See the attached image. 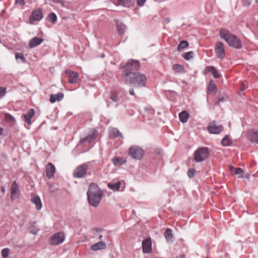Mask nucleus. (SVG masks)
<instances>
[{"label": "nucleus", "mask_w": 258, "mask_h": 258, "mask_svg": "<svg viewBox=\"0 0 258 258\" xmlns=\"http://www.w3.org/2000/svg\"><path fill=\"white\" fill-rule=\"evenodd\" d=\"M125 82V84L129 83L133 84L135 87H142L146 85L147 78L145 75L137 73L130 78L126 79Z\"/></svg>", "instance_id": "4"}, {"label": "nucleus", "mask_w": 258, "mask_h": 258, "mask_svg": "<svg viewBox=\"0 0 258 258\" xmlns=\"http://www.w3.org/2000/svg\"><path fill=\"white\" fill-rule=\"evenodd\" d=\"M109 98L113 102L116 103V107L117 106V105L120 103L122 100V97L119 95L118 92L115 91H112L111 92Z\"/></svg>", "instance_id": "15"}, {"label": "nucleus", "mask_w": 258, "mask_h": 258, "mask_svg": "<svg viewBox=\"0 0 258 258\" xmlns=\"http://www.w3.org/2000/svg\"><path fill=\"white\" fill-rule=\"evenodd\" d=\"M209 155V150L208 147L198 148L194 152V159L197 162H201L206 160Z\"/></svg>", "instance_id": "5"}, {"label": "nucleus", "mask_w": 258, "mask_h": 258, "mask_svg": "<svg viewBox=\"0 0 258 258\" xmlns=\"http://www.w3.org/2000/svg\"><path fill=\"white\" fill-rule=\"evenodd\" d=\"M48 18L49 19V20L53 23H55L57 20V16L56 14L54 13H50L48 15Z\"/></svg>", "instance_id": "39"}, {"label": "nucleus", "mask_w": 258, "mask_h": 258, "mask_svg": "<svg viewBox=\"0 0 258 258\" xmlns=\"http://www.w3.org/2000/svg\"><path fill=\"white\" fill-rule=\"evenodd\" d=\"M102 237H103V236H102V235H100L99 236V239H102Z\"/></svg>", "instance_id": "53"}, {"label": "nucleus", "mask_w": 258, "mask_h": 258, "mask_svg": "<svg viewBox=\"0 0 258 258\" xmlns=\"http://www.w3.org/2000/svg\"><path fill=\"white\" fill-rule=\"evenodd\" d=\"M116 26L119 34L120 35L123 34L126 29L125 26L119 21L116 22Z\"/></svg>", "instance_id": "31"}, {"label": "nucleus", "mask_w": 258, "mask_h": 258, "mask_svg": "<svg viewBox=\"0 0 258 258\" xmlns=\"http://www.w3.org/2000/svg\"><path fill=\"white\" fill-rule=\"evenodd\" d=\"M215 53L218 57L222 59L225 57V50L223 43L221 42H218L215 46Z\"/></svg>", "instance_id": "13"}, {"label": "nucleus", "mask_w": 258, "mask_h": 258, "mask_svg": "<svg viewBox=\"0 0 258 258\" xmlns=\"http://www.w3.org/2000/svg\"><path fill=\"white\" fill-rule=\"evenodd\" d=\"M20 195L19 186L15 180L12 182L11 186V198L12 200H15L19 198Z\"/></svg>", "instance_id": "10"}, {"label": "nucleus", "mask_w": 258, "mask_h": 258, "mask_svg": "<svg viewBox=\"0 0 258 258\" xmlns=\"http://www.w3.org/2000/svg\"><path fill=\"white\" fill-rule=\"evenodd\" d=\"M146 0H137V4L139 6H143Z\"/></svg>", "instance_id": "48"}, {"label": "nucleus", "mask_w": 258, "mask_h": 258, "mask_svg": "<svg viewBox=\"0 0 258 258\" xmlns=\"http://www.w3.org/2000/svg\"><path fill=\"white\" fill-rule=\"evenodd\" d=\"M196 171L192 168L189 169L187 171V175L189 178H192L195 176Z\"/></svg>", "instance_id": "41"}, {"label": "nucleus", "mask_w": 258, "mask_h": 258, "mask_svg": "<svg viewBox=\"0 0 258 258\" xmlns=\"http://www.w3.org/2000/svg\"><path fill=\"white\" fill-rule=\"evenodd\" d=\"M194 55V52L192 51H190L189 52L184 53L182 54V56L185 60H189L190 59L193 58Z\"/></svg>", "instance_id": "35"}, {"label": "nucleus", "mask_w": 258, "mask_h": 258, "mask_svg": "<svg viewBox=\"0 0 258 258\" xmlns=\"http://www.w3.org/2000/svg\"><path fill=\"white\" fill-rule=\"evenodd\" d=\"M109 136L110 139H114L118 137H121V134L116 128H112L110 130Z\"/></svg>", "instance_id": "27"}, {"label": "nucleus", "mask_w": 258, "mask_h": 258, "mask_svg": "<svg viewBox=\"0 0 258 258\" xmlns=\"http://www.w3.org/2000/svg\"><path fill=\"white\" fill-rule=\"evenodd\" d=\"M30 233L33 234H36L38 232V229H36L34 225H33L29 229Z\"/></svg>", "instance_id": "43"}, {"label": "nucleus", "mask_w": 258, "mask_h": 258, "mask_svg": "<svg viewBox=\"0 0 258 258\" xmlns=\"http://www.w3.org/2000/svg\"><path fill=\"white\" fill-rule=\"evenodd\" d=\"M106 247L105 243L102 241H99L91 246V249L94 251L103 249Z\"/></svg>", "instance_id": "24"}, {"label": "nucleus", "mask_w": 258, "mask_h": 258, "mask_svg": "<svg viewBox=\"0 0 258 258\" xmlns=\"http://www.w3.org/2000/svg\"><path fill=\"white\" fill-rule=\"evenodd\" d=\"M44 41L43 39L37 37L32 38L29 42V46L32 48L40 44Z\"/></svg>", "instance_id": "19"}, {"label": "nucleus", "mask_w": 258, "mask_h": 258, "mask_svg": "<svg viewBox=\"0 0 258 258\" xmlns=\"http://www.w3.org/2000/svg\"><path fill=\"white\" fill-rule=\"evenodd\" d=\"M89 163H85L78 166L74 171L73 175L76 178L84 177L89 169Z\"/></svg>", "instance_id": "7"}, {"label": "nucleus", "mask_w": 258, "mask_h": 258, "mask_svg": "<svg viewBox=\"0 0 258 258\" xmlns=\"http://www.w3.org/2000/svg\"><path fill=\"white\" fill-rule=\"evenodd\" d=\"M143 150L138 146H132L128 149V155L132 158L140 160L144 156Z\"/></svg>", "instance_id": "6"}, {"label": "nucleus", "mask_w": 258, "mask_h": 258, "mask_svg": "<svg viewBox=\"0 0 258 258\" xmlns=\"http://www.w3.org/2000/svg\"><path fill=\"white\" fill-rule=\"evenodd\" d=\"M252 1V0H242V2L244 6L248 7L250 5Z\"/></svg>", "instance_id": "47"}, {"label": "nucleus", "mask_w": 258, "mask_h": 258, "mask_svg": "<svg viewBox=\"0 0 258 258\" xmlns=\"http://www.w3.org/2000/svg\"><path fill=\"white\" fill-rule=\"evenodd\" d=\"M64 94L62 92H59L57 94H51L50 96V102L53 103L57 101H60L63 98Z\"/></svg>", "instance_id": "23"}, {"label": "nucleus", "mask_w": 258, "mask_h": 258, "mask_svg": "<svg viewBox=\"0 0 258 258\" xmlns=\"http://www.w3.org/2000/svg\"><path fill=\"white\" fill-rule=\"evenodd\" d=\"M102 57H104V55H102Z\"/></svg>", "instance_id": "59"}, {"label": "nucleus", "mask_w": 258, "mask_h": 258, "mask_svg": "<svg viewBox=\"0 0 258 258\" xmlns=\"http://www.w3.org/2000/svg\"><path fill=\"white\" fill-rule=\"evenodd\" d=\"M111 104V102H107V106H109Z\"/></svg>", "instance_id": "55"}, {"label": "nucleus", "mask_w": 258, "mask_h": 258, "mask_svg": "<svg viewBox=\"0 0 258 258\" xmlns=\"http://www.w3.org/2000/svg\"><path fill=\"white\" fill-rule=\"evenodd\" d=\"M177 258H181V257H180V256H178V257H177Z\"/></svg>", "instance_id": "62"}, {"label": "nucleus", "mask_w": 258, "mask_h": 258, "mask_svg": "<svg viewBox=\"0 0 258 258\" xmlns=\"http://www.w3.org/2000/svg\"><path fill=\"white\" fill-rule=\"evenodd\" d=\"M225 100L224 97H220L218 99V102L224 101Z\"/></svg>", "instance_id": "51"}, {"label": "nucleus", "mask_w": 258, "mask_h": 258, "mask_svg": "<svg viewBox=\"0 0 258 258\" xmlns=\"http://www.w3.org/2000/svg\"><path fill=\"white\" fill-rule=\"evenodd\" d=\"M164 236L165 239L168 242H172L173 241V235L172 233V230L170 228H167L165 233Z\"/></svg>", "instance_id": "30"}, {"label": "nucleus", "mask_w": 258, "mask_h": 258, "mask_svg": "<svg viewBox=\"0 0 258 258\" xmlns=\"http://www.w3.org/2000/svg\"><path fill=\"white\" fill-rule=\"evenodd\" d=\"M189 117V114L186 111H183L179 114V118L182 123L187 122Z\"/></svg>", "instance_id": "26"}, {"label": "nucleus", "mask_w": 258, "mask_h": 258, "mask_svg": "<svg viewBox=\"0 0 258 258\" xmlns=\"http://www.w3.org/2000/svg\"><path fill=\"white\" fill-rule=\"evenodd\" d=\"M255 2H258V0H255Z\"/></svg>", "instance_id": "60"}, {"label": "nucleus", "mask_w": 258, "mask_h": 258, "mask_svg": "<svg viewBox=\"0 0 258 258\" xmlns=\"http://www.w3.org/2000/svg\"><path fill=\"white\" fill-rule=\"evenodd\" d=\"M173 69L177 73H181L183 70V67L181 65L176 64L173 65Z\"/></svg>", "instance_id": "38"}, {"label": "nucleus", "mask_w": 258, "mask_h": 258, "mask_svg": "<svg viewBox=\"0 0 258 258\" xmlns=\"http://www.w3.org/2000/svg\"><path fill=\"white\" fill-rule=\"evenodd\" d=\"M206 71L207 72L212 73L213 75V77L215 78H219L220 77V74L218 73L214 67L208 66L206 68Z\"/></svg>", "instance_id": "29"}, {"label": "nucleus", "mask_w": 258, "mask_h": 258, "mask_svg": "<svg viewBox=\"0 0 258 258\" xmlns=\"http://www.w3.org/2000/svg\"><path fill=\"white\" fill-rule=\"evenodd\" d=\"M231 172L235 175H239L243 172V170L241 168L231 167Z\"/></svg>", "instance_id": "36"}, {"label": "nucleus", "mask_w": 258, "mask_h": 258, "mask_svg": "<svg viewBox=\"0 0 258 258\" xmlns=\"http://www.w3.org/2000/svg\"><path fill=\"white\" fill-rule=\"evenodd\" d=\"M55 171V167L54 165L51 163H49L46 168V174L47 177L51 178L53 177Z\"/></svg>", "instance_id": "16"}, {"label": "nucleus", "mask_w": 258, "mask_h": 258, "mask_svg": "<svg viewBox=\"0 0 258 258\" xmlns=\"http://www.w3.org/2000/svg\"><path fill=\"white\" fill-rule=\"evenodd\" d=\"M43 18L42 11L41 9H36L32 11L29 18L30 23L34 21H39Z\"/></svg>", "instance_id": "11"}, {"label": "nucleus", "mask_w": 258, "mask_h": 258, "mask_svg": "<svg viewBox=\"0 0 258 258\" xmlns=\"http://www.w3.org/2000/svg\"><path fill=\"white\" fill-rule=\"evenodd\" d=\"M65 239L63 233L57 232L53 234L49 239V242L51 245H56L62 243Z\"/></svg>", "instance_id": "8"}, {"label": "nucleus", "mask_w": 258, "mask_h": 258, "mask_svg": "<svg viewBox=\"0 0 258 258\" xmlns=\"http://www.w3.org/2000/svg\"><path fill=\"white\" fill-rule=\"evenodd\" d=\"M31 202L35 205L36 209L37 210H40L42 208V203L40 197L35 195L31 196Z\"/></svg>", "instance_id": "17"}, {"label": "nucleus", "mask_w": 258, "mask_h": 258, "mask_svg": "<svg viewBox=\"0 0 258 258\" xmlns=\"http://www.w3.org/2000/svg\"><path fill=\"white\" fill-rule=\"evenodd\" d=\"M125 162L126 160L122 158L114 157L112 159V162L114 165H117L118 164L121 165Z\"/></svg>", "instance_id": "32"}, {"label": "nucleus", "mask_w": 258, "mask_h": 258, "mask_svg": "<svg viewBox=\"0 0 258 258\" xmlns=\"http://www.w3.org/2000/svg\"><path fill=\"white\" fill-rule=\"evenodd\" d=\"M15 58L16 59H20L22 62L26 63V60L24 55L21 53L17 52L15 54Z\"/></svg>", "instance_id": "37"}, {"label": "nucleus", "mask_w": 258, "mask_h": 258, "mask_svg": "<svg viewBox=\"0 0 258 258\" xmlns=\"http://www.w3.org/2000/svg\"><path fill=\"white\" fill-rule=\"evenodd\" d=\"M221 144L223 146H229L232 144V142L229 140L228 135H226L222 140Z\"/></svg>", "instance_id": "34"}, {"label": "nucleus", "mask_w": 258, "mask_h": 258, "mask_svg": "<svg viewBox=\"0 0 258 258\" xmlns=\"http://www.w3.org/2000/svg\"><path fill=\"white\" fill-rule=\"evenodd\" d=\"M129 93H130L131 95H132V96H133V95H135V92H134V89H133V88H130V90H129Z\"/></svg>", "instance_id": "50"}, {"label": "nucleus", "mask_w": 258, "mask_h": 258, "mask_svg": "<svg viewBox=\"0 0 258 258\" xmlns=\"http://www.w3.org/2000/svg\"><path fill=\"white\" fill-rule=\"evenodd\" d=\"M6 119L8 121H15L14 117L10 114H6Z\"/></svg>", "instance_id": "44"}, {"label": "nucleus", "mask_w": 258, "mask_h": 258, "mask_svg": "<svg viewBox=\"0 0 258 258\" xmlns=\"http://www.w3.org/2000/svg\"><path fill=\"white\" fill-rule=\"evenodd\" d=\"M177 258H181V257H180V256H178V257H177Z\"/></svg>", "instance_id": "61"}, {"label": "nucleus", "mask_w": 258, "mask_h": 258, "mask_svg": "<svg viewBox=\"0 0 258 258\" xmlns=\"http://www.w3.org/2000/svg\"><path fill=\"white\" fill-rule=\"evenodd\" d=\"M217 91L216 86L213 80H211L208 87V93L215 95Z\"/></svg>", "instance_id": "25"}, {"label": "nucleus", "mask_w": 258, "mask_h": 258, "mask_svg": "<svg viewBox=\"0 0 258 258\" xmlns=\"http://www.w3.org/2000/svg\"><path fill=\"white\" fill-rule=\"evenodd\" d=\"M166 21L167 22H169V19H168L167 18L166 19Z\"/></svg>", "instance_id": "56"}, {"label": "nucleus", "mask_w": 258, "mask_h": 258, "mask_svg": "<svg viewBox=\"0 0 258 258\" xmlns=\"http://www.w3.org/2000/svg\"><path fill=\"white\" fill-rule=\"evenodd\" d=\"M10 249L8 248H5L3 249L1 251L2 255L4 258H7L9 257L8 256L10 253Z\"/></svg>", "instance_id": "40"}, {"label": "nucleus", "mask_w": 258, "mask_h": 258, "mask_svg": "<svg viewBox=\"0 0 258 258\" xmlns=\"http://www.w3.org/2000/svg\"><path fill=\"white\" fill-rule=\"evenodd\" d=\"M207 130L210 134H219L223 131V126L217 124L215 121H213L209 124Z\"/></svg>", "instance_id": "9"}, {"label": "nucleus", "mask_w": 258, "mask_h": 258, "mask_svg": "<svg viewBox=\"0 0 258 258\" xmlns=\"http://www.w3.org/2000/svg\"><path fill=\"white\" fill-rule=\"evenodd\" d=\"M53 3H58L61 6L64 7L65 6V2L63 0H52Z\"/></svg>", "instance_id": "46"}, {"label": "nucleus", "mask_w": 258, "mask_h": 258, "mask_svg": "<svg viewBox=\"0 0 258 258\" xmlns=\"http://www.w3.org/2000/svg\"><path fill=\"white\" fill-rule=\"evenodd\" d=\"M247 85V83L246 81L242 82L240 85V91H244L246 89Z\"/></svg>", "instance_id": "42"}, {"label": "nucleus", "mask_w": 258, "mask_h": 258, "mask_svg": "<svg viewBox=\"0 0 258 258\" xmlns=\"http://www.w3.org/2000/svg\"><path fill=\"white\" fill-rule=\"evenodd\" d=\"M35 114V110L31 108L28 110L26 114L24 115L25 121L28 124H31V118Z\"/></svg>", "instance_id": "18"}, {"label": "nucleus", "mask_w": 258, "mask_h": 258, "mask_svg": "<svg viewBox=\"0 0 258 258\" xmlns=\"http://www.w3.org/2000/svg\"><path fill=\"white\" fill-rule=\"evenodd\" d=\"M239 177H246V176H240Z\"/></svg>", "instance_id": "57"}, {"label": "nucleus", "mask_w": 258, "mask_h": 258, "mask_svg": "<svg viewBox=\"0 0 258 258\" xmlns=\"http://www.w3.org/2000/svg\"><path fill=\"white\" fill-rule=\"evenodd\" d=\"M96 230V231H97V232H100V231H101L102 230H101L100 229H97Z\"/></svg>", "instance_id": "54"}, {"label": "nucleus", "mask_w": 258, "mask_h": 258, "mask_svg": "<svg viewBox=\"0 0 258 258\" xmlns=\"http://www.w3.org/2000/svg\"><path fill=\"white\" fill-rule=\"evenodd\" d=\"M1 190L2 191V192H3V193H4V192H5V187H4V186H2V187H1Z\"/></svg>", "instance_id": "52"}, {"label": "nucleus", "mask_w": 258, "mask_h": 258, "mask_svg": "<svg viewBox=\"0 0 258 258\" xmlns=\"http://www.w3.org/2000/svg\"><path fill=\"white\" fill-rule=\"evenodd\" d=\"M188 46V42L185 40H182L179 44L178 47H177V50L179 51H181L184 48L187 47Z\"/></svg>", "instance_id": "33"}, {"label": "nucleus", "mask_w": 258, "mask_h": 258, "mask_svg": "<svg viewBox=\"0 0 258 258\" xmlns=\"http://www.w3.org/2000/svg\"><path fill=\"white\" fill-rule=\"evenodd\" d=\"M143 252L145 253H149L152 251V242L150 238H147L142 242Z\"/></svg>", "instance_id": "14"}, {"label": "nucleus", "mask_w": 258, "mask_h": 258, "mask_svg": "<svg viewBox=\"0 0 258 258\" xmlns=\"http://www.w3.org/2000/svg\"><path fill=\"white\" fill-rule=\"evenodd\" d=\"M248 138L251 142L258 144V130H250L248 133Z\"/></svg>", "instance_id": "20"}, {"label": "nucleus", "mask_w": 258, "mask_h": 258, "mask_svg": "<svg viewBox=\"0 0 258 258\" xmlns=\"http://www.w3.org/2000/svg\"><path fill=\"white\" fill-rule=\"evenodd\" d=\"M96 132L95 130H93L92 133L90 135H89L87 137H86V138L82 139L80 141V143L81 144H88V143H90L92 141H93L94 140V139L95 138V136H96Z\"/></svg>", "instance_id": "21"}, {"label": "nucleus", "mask_w": 258, "mask_h": 258, "mask_svg": "<svg viewBox=\"0 0 258 258\" xmlns=\"http://www.w3.org/2000/svg\"><path fill=\"white\" fill-rule=\"evenodd\" d=\"M108 187L113 191H117L120 187V182L117 181L116 182H109L108 183Z\"/></svg>", "instance_id": "28"}, {"label": "nucleus", "mask_w": 258, "mask_h": 258, "mask_svg": "<svg viewBox=\"0 0 258 258\" xmlns=\"http://www.w3.org/2000/svg\"><path fill=\"white\" fill-rule=\"evenodd\" d=\"M87 194L89 204L94 207H97L103 196L99 187L95 183H91Z\"/></svg>", "instance_id": "1"}, {"label": "nucleus", "mask_w": 258, "mask_h": 258, "mask_svg": "<svg viewBox=\"0 0 258 258\" xmlns=\"http://www.w3.org/2000/svg\"><path fill=\"white\" fill-rule=\"evenodd\" d=\"M7 258H11V257H7Z\"/></svg>", "instance_id": "63"}, {"label": "nucleus", "mask_w": 258, "mask_h": 258, "mask_svg": "<svg viewBox=\"0 0 258 258\" xmlns=\"http://www.w3.org/2000/svg\"><path fill=\"white\" fill-rule=\"evenodd\" d=\"M65 74L68 77V81L70 84L77 83L79 80V74L74 71L67 70L65 71Z\"/></svg>", "instance_id": "12"}, {"label": "nucleus", "mask_w": 258, "mask_h": 258, "mask_svg": "<svg viewBox=\"0 0 258 258\" xmlns=\"http://www.w3.org/2000/svg\"><path fill=\"white\" fill-rule=\"evenodd\" d=\"M6 90L5 88L0 87V99L6 94Z\"/></svg>", "instance_id": "45"}, {"label": "nucleus", "mask_w": 258, "mask_h": 258, "mask_svg": "<svg viewBox=\"0 0 258 258\" xmlns=\"http://www.w3.org/2000/svg\"><path fill=\"white\" fill-rule=\"evenodd\" d=\"M220 35L229 46L238 49L242 47L241 40L237 36L230 33L229 31L224 29H221L220 31Z\"/></svg>", "instance_id": "2"}, {"label": "nucleus", "mask_w": 258, "mask_h": 258, "mask_svg": "<svg viewBox=\"0 0 258 258\" xmlns=\"http://www.w3.org/2000/svg\"><path fill=\"white\" fill-rule=\"evenodd\" d=\"M226 255H227L228 257H229V255H228V254H226Z\"/></svg>", "instance_id": "58"}, {"label": "nucleus", "mask_w": 258, "mask_h": 258, "mask_svg": "<svg viewBox=\"0 0 258 258\" xmlns=\"http://www.w3.org/2000/svg\"><path fill=\"white\" fill-rule=\"evenodd\" d=\"M135 2V0H118L117 5L130 8L134 5Z\"/></svg>", "instance_id": "22"}, {"label": "nucleus", "mask_w": 258, "mask_h": 258, "mask_svg": "<svg viewBox=\"0 0 258 258\" xmlns=\"http://www.w3.org/2000/svg\"><path fill=\"white\" fill-rule=\"evenodd\" d=\"M140 67L139 61L130 60L122 67L124 76L130 78L137 73L136 72L139 70Z\"/></svg>", "instance_id": "3"}, {"label": "nucleus", "mask_w": 258, "mask_h": 258, "mask_svg": "<svg viewBox=\"0 0 258 258\" xmlns=\"http://www.w3.org/2000/svg\"><path fill=\"white\" fill-rule=\"evenodd\" d=\"M15 1H16V3L17 4H19L21 5H24V4H25L24 0H15Z\"/></svg>", "instance_id": "49"}]
</instances>
